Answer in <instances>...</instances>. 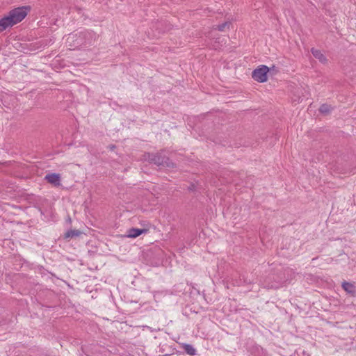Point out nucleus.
Instances as JSON below:
<instances>
[{
	"label": "nucleus",
	"mask_w": 356,
	"mask_h": 356,
	"mask_svg": "<svg viewBox=\"0 0 356 356\" xmlns=\"http://www.w3.org/2000/svg\"><path fill=\"white\" fill-rule=\"evenodd\" d=\"M31 10L29 6H21L11 10L8 16L13 25L21 22L28 15Z\"/></svg>",
	"instance_id": "f257e3e1"
},
{
	"label": "nucleus",
	"mask_w": 356,
	"mask_h": 356,
	"mask_svg": "<svg viewBox=\"0 0 356 356\" xmlns=\"http://www.w3.org/2000/svg\"><path fill=\"white\" fill-rule=\"evenodd\" d=\"M268 67L264 65H261L253 70L252 72V77L254 81L259 83H265L268 81Z\"/></svg>",
	"instance_id": "f03ea898"
},
{
	"label": "nucleus",
	"mask_w": 356,
	"mask_h": 356,
	"mask_svg": "<svg viewBox=\"0 0 356 356\" xmlns=\"http://www.w3.org/2000/svg\"><path fill=\"white\" fill-rule=\"evenodd\" d=\"M44 179L54 186H60V175L57 173H49L45 175Z\"/></svg>",
	"instance_id": "7ed1b4c3"
},
{
	"label": "nucleus",
	"mask_w": 356,
	"mask_h": 356,
	"mask_svg": "<svg viewBox=\"0 0 356 356\" xmlns=\"http://www.w3.org/2000/svg\"><path fill=\"white\" fill-rule=\"evenodd\" d=\"M14 25L11 22L8 15L4 16L0 19V33L6 30L8 28L12 27Z\"/></svg>",
	"instance_id": "20e7f679"
},
{
	"label": "nucleus",
	"mask_w": 356,
	"mask_h": 356,
	"mask_svg": "<svg viewBox=\"0 0 356 356\" xmlns=\"http://www.w3.org/2000/svg\"><path fill=\"white\" fill-rule=\"evenodd\" d=\"M312 55L318 59L321 63L326 64L327 59L323 52L317 49H312L311 50Z\"/></svg>",
	"instance_id": "39448f33"
},
{
	"label": "nucleus",
	"mask_w": 356,
	"mask_h": 356,
	"mask_svg": "<svg viewBox=\"0 0 356 356\" xmlns=\"http://www.w3.org/2000/svg\"><path fill=\"white\" fill-rule=\"evenodd\" d=\"M146 232L147 230L143 229L131 228L127 231V236L128 238H135Z\"/></svg>",
	"instance_id": "423d86ee"
},
{
	"label": "nucleus",
	"mask_w": 356,
	"mask_h": 356,
	"mask_svg": "<svg viewBox=\"0 0 356 356\" xmlns=\"http://www.w3.org/2000/svg\"><path fill=\"white\" fill-rule=\"evenodd\" d=\"M342 288L348 293L355 295L356 293L355 286L353 283L348 282H343L342 283Z\"/></svg>",
	"instance_id": "0eeeda50"
},
{
	"label": "nucleus",
	"mask_w": 356,
	"mask_h": 356,
	"mask_svg": "<svg viewBox=\"0 0 356 356\" xmlns=\"http://www.w3.org/2000/svg\"><path fill=\"white\" fill-rule=\"evenodd\" d=\"M81 234V232L79 231V230H76V229H70V230H68L65 234V238H72L74 236H79Z\"/></svg>",
	"instance_id": "6e6552de"
},
{
	"label": "nucleus",
	"mask_w": 356,
	"mask_h": 356,
	"mask_svg": "<svg viewBox=\"0 0 356 356\" xmlns=\"http://www.w3.org/2000/svg\"><path fill=\"white\" fill-rule=\"evenodd\" d=\"M183 348L184 350L186 352V353L189 355H195L196 353L195 349L190 344H184L183 346Z\"/></svg>",
	"instance_id": "1a4fd4ad"
},
{
	"label": "nucleus",
	"mask_w": 356,
	"mask_h": 356,
	"mask_svg": "<svg viewBox=\"0 0 356 356\" xmlns=\"http://www.w3.org/2000/svg\"><path fill=\"white\" fill-rule=\"evenodd\" d=\"M319 111L324 114L328 113L331 111V106L327 104H323L321 106Z\"/></svg>",
	"instance_id": "9d476101"
},
{
	"label": "nucleus",
	"mask_w": 356,
	"mask_h": 356,
	"mask_svg": "<svg viewBox=\"0 0 356 356\" xmlns=\"http://www.w3.org/2000/svg\"><path fill=\"white\" fill-rule=\"evenodd\" d=\"M231 24L229 22H224L222 24H220L217 26V29L220 31H223L226 29H229Z\"/></svg>",
	"instance_id": "9b49d317"
}]
</instances>
